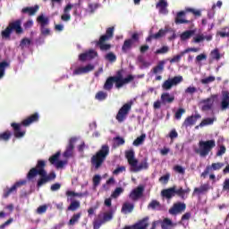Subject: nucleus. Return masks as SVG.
Here are the masks:
<instances>
[{"label":"nucleus","mask_w":229,"mask_h":229,"mask_svg":"<svg viewBox=\"0 0 229 229\" xmlns=\"http://www.w3.org/2000/svg\"><path fill=\"white\" fill-rule=\"evenodd\" d=\"M38 174L39 175L37 182L38 189H40V187H43L46 183H49V182H53V180H56V174L55 172H50L47 174L46 171V161L42 159L38 160L36 166L30 169L27 174V180L31 182L37 178Z\"/></svg>","instance_id":"obj_1"},{"label":"nucleus","mask_w":229,"mask_h":229,"mask_svg":"<svg viewBox=\"0 0 229 229\" xmlns=\"http://www.w3.org/2000/svg\"><path fill=\"white\" fill-rule=\"evenodd\" d=\"M125 158L130 165V171L131 173H139L140 171L149 168V164H148V158H145L139 165V159L135 158V151L131 148L125 151Z\"/></svg>","instance_id":"obj_2"},{"label":"nucleus","mask_w":229,"mask_h":229,"mask_svg":"<svg viewBox=\"0 0 229 229\" xmlns=\"http://www.w3.org/2000/svg\"><path fill=\"white\" fill-rule=\"evenodd\" d=\"M38 119H40V115H38V113H34L33 114L24 119L21 123H11V126L13 130L14 137L16 139H22V137L26 135V131H21V126H30V124H33V123H38Z\"/></svg>","instance_id":"obj_3"},{"label":"nucleus","mask_w":229,"mask_h":229,"mask_svg":"<svg viewBox=\"0 0 229 229\" xmlns=\"http://www.w3.org/2000/svg\"><path fill=\"white\" fill-rule=\"evenodd\" d=\"M108 155H110V147L108 145H102L101 148L91 157V166L95 171L103 167V164H105V160H106Z\"/></svg>","instance_id":"obj_4"},{"label":"nucleus","mask_w":229,"mask_h":229,"mask_svg":"<svg viewBox=\"0 0 229 229\" xmlns=\"http://www.w3.org/2000/svg\"><path fill=\"white\" fill-rule=\"evenodd\" d=\"M13 31L16 35H22L24 30L22 29V20H16L9 22L4 30H2L1 35L3 38H10Z\"/></svg>","instance_id":"obj_5"},{"label":"nucleus","mask_w":229,"mask_h":229,"mask_svg":"<svg viewBox=\"0 0 229 229\" xmlns=\"http://www.w3.org/2000/svg\"><path fill=\"white\" fill-rule=\"evenodd\" d=\"M190 192V188L183 190V188L181 187L176 190V186H173L171 188L163 190L161 191V196H163V198H166V199H171V198H174V196L177 194L179 198L187 199V196H189Z\"/></svg>","instance_id":"obj_6"},{"label":"nucleus","mask_w":229,"mask_h":229,"mask_svg":"<svg viewBox=\"0 0 229 229\" xmlns=\"http://www.w3.org/2000/svg\"><path fill=\"white\" fill-rule=\"evenodd\" d=\"M187 13H192L195 17H201V11L195 10L194 8L186 7L183 11L177 13L175 17V24H191L194 21V17L191 16L190 20H185L182 17H185Z\"/></svg>","instance_id":"obj_7"},{"label":"nucleus","mask_w":229,"mask_h":229,"mask_svg":"<svg viewBox=\"0 0 229 229\" xmlns=\"http://www.w3.org/2000/svg\"><path fill=\"white\" fill-rule=\"evenodd\" d=\"M114 38V27H109L106 30V34L102 35L99 40L97 42V46L100 48L101 51H108L112 48V45L106 44L105 42L110 40Z\"/></svg>","instance_id":"obj_8"},{"label":"nucleus","mask_w":229,"mask_h":229,"mask_svg":"<svg viewBox=\"0 0 229 229\" xmlns=\"http://www.w3.org/2000/svg\"><path fill=\"white\" fill-rule=\"evenodd\" d=\"M199 149L196 151V153H199L200 157H207L216 148V140H200L199 142Z\"/></svg>","instance_id":"obj_9"},{"label":"nucleus","mask_w":229,"mask_h":229,"mask_svg":"<svg viewBox=\"0 0 229 229\" xmlns=\"http://www.w3.org/2000/svg\"><path fill=\"white\" fill-rule=\"evenodd\" d=\"M133 106V101L125 103L118 111L115 119L118 123H124Z\"/></svg>","instance_id":"obj_10"},{"label":"nucleus","mask_w":229,"mask_h":229,"mask_svg":"<svg viewBox=\"0 0 229 229\" xmlns=\"http://www.w3.org/2000/svg\"><path fill=\"white\" fill-rule=\"evenodd\" d=\"M140 39V36L139 35V33L134 32L131 38L125 39L123 42V45L122 46V52L123 53H128V51H130V49H131V47H133L135 42H139V40Z\"/></svg>","instance_id":"obj_11"},{"label":"nucleus","mask_w":229,"mask_h":229,"mask_svg":"<svg viewBox=\"0 0 229 229\" xmlns=\"http://www.w3.org/2000/svg\"><path fill=\"white\" fill-rule=\"evenodd\" d=\"M182 81H183L182 76L181 75L174 76V78L165 81L162 84V89L163 90H171L173 87H176V85H180Z\"/></svg>","instance_id":"obj_12"},{"label":"nucleus","mask_w":229,"mask_h":229,"mask_svg":"<svg viewBox=\"0 0 229 229\" xmlns=\"http://www.w3.org/2000/svg\"><path fill=\"white\" fill-rule=\"evenodd\" d=\"M27 182L26 180H21L16 182L11 188H7L6 190H4V198H8L11 194L16 193L18 189H21L22 185H26Z\"/></svg>","instance_id":"obj_13"},{"label":"nucleus","mask_w":229,"mask_h":229,"mask_svg":"<svg viewBox=\"0 0 229 229\" xmlns=\"http://www.w3.org/2000/svg\"><path fill=\"white\" fill-rule=\"evenodd\" d=\"M225 167V163H212L211 165H208L204 172L201 174L202 178H207V175H208L212 171H219Z\"/></svg>","instance_id":"obj_14"},{"label":"nucleus","mask_w":229,"mask_h":229,"mask_svg":"<svg viewBox=\"0 0 229 229\" xmlns=\"http://www.w3.org/2000/svg\"><path fill=\"white\" fill-rule=\"evenodd\" d=\"M187 208V205L183 202H177L173 205V207L169 209V214L172 216H177V214H182V212H185Z\"/></svg>","instance_id":"obj_15"},{"label":"nucleus","mask_w":229,"mask_h":229,"mask_svg":"<svg viewBox=\"0 0 229 229\" xmlns=\"http://www.w3.org/2000/svg\"><path fill=\"white\" fill-rule=\"evenodd\" d=\"M135 78L133 77V75L130 74L128 75L126 78H121V77H114V83H115V87L116 89H121L123 88L124 85L133 81Z\"/></svg>","instance_id":"obj_16"},{"label":"nucleus","mask_w":229,"mask_h":229,"mask_svg":"<svg viewBox=\"0 0 229 229\" xmlns=\"http://www.w3.org/2000/svg\"><path fill=\"white\" fill-rule=\"evenodd\" d=\"M144 194V186H138L134 190L131 191L129 194L130 199L132 201H139L140 198H142V195Z\"/></svg>","instance_id":"obj_17"},{"label":"nucleus","mask_w":229,"mask_h":229,"mask_svg":"<svg viewBox=\"0 0 229 229\" xmlns=\"http://www.w3.org/2000/svg\"><path fill=\"white\" fill-rule=\"evenodd\" d=\"M229 108V91L223 90L222 91V98L220 102V110L221 112H225Z\"/></svg>","instance_id":"obj_18"},{"label":"nucleus","mask_w":229,"mask_h":229,"mask_svg":"<svg viewBox=\"0 0 229 229\" xmlns=\"http://www.w3.org/2000/svg\"><path fill=\"white\" fill-rule=\"evenodd\" d=\"M94 64H87L86 66L79 67L72 72L73 76H81V74H87L94 71Z\"/></svg>","instance_id":"obj_19"},{"label":"nucleus","mask_w":229,"mask_h":229,"mask_svg":"<svg viewBox=\"0 0 229 229\" xmlns=\"http://www.w3.org/2000/svg\"><path fill=\"white\" fill-rule=\"evenodd\" d=\"M198 119H201V114L198 113H196L195 115L188 116L184 120L182 126H184V128H189V126H194V124H196V123L198 122Z\"/></svg>","instance_id":"obj_20"},{"label":"nucleus","mask_w":229,"mask_h":229,"mask_svg":"<svg viewBox=\"0 0 229 229\" xmlns=\"http://www.w3.org/2000/svg\"><path fill=\"white\" fill-rule=\"evenodd\" d=\"M98 56V52L94 50H89L85 53L80 54L79 60L80 62H87V60H92Z\"/></svg>","instance_id":"obj_21"},{"label":"nucleus","mask_w":229,"mask_h":229,"mask_svg":"<svg viewBox=\"0 0 229 229\" xmlns=\"http://www.w3.org/2000/svg\"><path fill=\"white\" fill-rule=\"evenodd\" d=\"M74 142H76V139L71 138L68 146L66 147V149L63 154L64 158H70V157H72V153L74 151Z\"/></svg>","instance_id":"obj_22"},{"label":"nucleus","mask_w":229,"mask_h":229,"mask_svg":"<svg viewBox=\"0 0 229 229\" xmlns=\"http://www.w3.org/2000/svg\"><path fill=\"white\" fill-rule=\"evenodd\" d=\"M132 229H147L149 226V216H146L131 225Z\"/></svg>","instance_id":"obj_23"},{"label":"nucleus","mask_w":229,"mask_h":229,"mask_svg":"<svg viewBox=\"0 0 229 229\" xmlns=\"http://www.w3.org/2000/svg\"><path fill=\"white\" fill-rule=\"evenodd\" d=\"M167 6H169L167 0H159L158 3L156 4V8H157L159 10V13H162L163 15L168 13Z\"/></svg>","instance_id":"obj_24"},{"label":"nucleus","mask_w":229,"mask_h":229,"mask_svg":"<svg viewBox=\"0 0 229 229\" xmlns=\"http://www.w3.org/2000/svg\"><path fill=\"white\" fill-rule=\"evenodd\" d=\"M167 33V30L160 29L158 32L156 34H150L147 38L146 42H151V40H158V38H162Z\"/></svg>","instance_id":"obj_25"},{"label":"nucleus","mask_w":229,"mask_h":229,"mask_svg":"<svg viewBox=\"0 0 229 229\" xmlns=\"http://www.w3.org/2000/svg\"><path fill=\"white\" fill-rule=\"evenodd\" d=\"M161 103L162 105H171V103H174V95H171L169 92L161 94Z\"/></svg>","instance_id":"obj_26"},{"label":"nucleus","mask_w":229,"mask_h":229,"mask_svg":"<svg viewBox=\"0 0 229 229\" xmlns=\"http://www.w3.org/2000/svg\"><path fill=\"white\" fill-rule=\"evenodd\" d=\"M212 38V35L204 36L203 34H197L195 37H193L192 42L194 44H200V42H203L205 40H207V42H210Z\"/></svg>","instance_id":"obj_27"},{"label":"nucleus","mask_w":229,"mask_h":229,"mask_svg":"<svg viewBox=\"0 0 229 229\" xmlns=\"http://www.w3.org/2000/svg\"><path fill=\"white\" fill-rule=\"evenodd\" d=\"M165 67V61H159L157 64L152 68L151 72L156 76L157 74H162V72H164Z\"/></svg>","instance_id":"obj_28"},{"label":"nucleus","mask_w":229,"mask_h":229,"mask_svg":"<svg viewBox=\"0 0 229 229\" xmlns=\"http://www.w3.org/2000/svg\"><path fill=\"white\" fill-rule=\"evenodd\" d=\"M39 6L38 4L33 7H24L21 9V13H26L30 17H33L38 12Z\"/></svg>","instance_id":"obj_29"},{"label":"nucleus","mask_w":229,"mask_h":229,"mask_svg":"<svg viewBox=\"0 0 229 229\" xmlns=\"http://www.w3.org/2000/svg\"><path fill=\"white\" fill-rule=\"evenodd\" d=\"M202 112H208V110H212V106H214V100L212 98H208L204 100H202Z\"/></svg>","instance_id":"obj_30"},{"label":"nucleus","mask_w":229,"mask_h":229,"mask_svg":"<svg viewBox=\"0 0 229 229\" xmlns=\"http://www.w3.org/2000/svg\"><path fill=\"white\" fill-rule=\"evenodd\" d=\"M209 64H212L214 60L219 62L221 60V53L219 52V48H215L210 52Z\"/></svg>","instance_id":"obj_31"},{"label":"nucleus","mask_w":229,"mask_h":229,"mask_svg":"<svg viewBox=\"0 0 229 229\" xmlns=\"http://www.w3.org/2000/svg\"><path fill=\"white\" fill-rule=\"evenodd\" d=\"M135 208V205L130 202H124L122 207L123 214H131L133 209Z\"/></svg>","instance_id":"obj_32"},{"label":"nucleus","mask_w":229,"mask_h":229,"mask_svg":"<svg viewBox=\"0 0 229 229\" xmlns=\"http://www.w3.org/2000/svg\"><path fill=\"white\" fill-rule=\"evenodd\" d=\"M208 191H210V184L205 183L200 185L199 188H195L192 195L195 196V194H203V192H208Z\"/></svg>","instance_id":"obj_33"},{"label":"nucleus","mask_w":229,"mask_h":229,"mask_svg":"<svg viewBox=\"0 0 229 229\" xmlns=\"http://www.w3.org/2000/svg\"><path fill=\"white\" fill-rule=\"evenodd\" d=\"M160 224L162 229H172L174 226H176L170 218L163 219V221H160Z\"/></svg>","instance_id":"obj_34"},{"label":"nucleus","mask_w":229,"mask_h":229,"mask_svg":"<svg viewBox=\"0 0 229 229\" xmlns=\"http://www.w3.org/2000/svg\"><path fill=\"white\" fill-rule=\"evenodd\" d=\"M115 83L114 77L110 76L106 79L105 84H104V90L110 91L112 89H114V84Z\"/></svg>","instance_id":"obj_35"},{"label":"nucleus","mask_w":229,"mask_h":229,"mask_svg":"<svg viewBox=\"0 0 229 229\" xmlns=\"http://www.w3.org/2000/svg\"><path fill=\"white\" fill-rule=\"evenodd\" d=\"M148 210H160L162 208V204H160V202L157 199H153L149 202V204L148 205Z\"/></svg>","instance_id":"obj_36"},{"label":"nucleus","mask_w":229,"mask_h":229,"mask_svg":"<svg viewBox=\"0 0 229 229\" xmlns=\"http://www.w3.org/2000/svg\"><path fill=\"white\" fill-rule=\"evenodd\" d=\"M37 22H39L40 28H44L49 25V18L45 17L44 14L38 16Z\"/></svg>","instance_id":"obj_37"},{"label":"nucleus","mask_w":229,"mask_h":229,"mask_svg":"<svg viewBox=\"0 0 229 229\" xmlns=\"http://www.w3.org/2000/svg\"><path fill=\"white\" fill-rule=\"evenodd\" d=\"M194 33H196V30H186L181 34L180 38L182 41L189 40V38H191V37H192Z\"/></svg>","instance_id":"obj_38"},{"label":"nucleus","mask_w":229,"mask_h":229,"mask_svg":"<svg viewBox=\"0 0 229 229\" xmlns=\"http://www.w3.org/2000/svg\"><path fill=\"white\" fill-rule=\"evenodd\" d=\"M12 138V131H5L0 133V141L8 142Z\"/></svg>","instance_id":"obj_39"},{"label":"nucleus","mask_w":229,"mask_h":229,"mask_svg":"<svg viewBox=\"0 0 229 229\" xmlns=\"http://www.w3.org/2000/svg\"><path fill=\"white\" fill-rule=\"evenodd\" d=\"M81 217V213H76L74 214L72 218L69 220L68 225L70 226H74L76 223L80 221V218Z\"/></svg>","instance_id":"obj_40"},{"label":"nucleus","mask_w":229,"mask_h":229,"mask_svg":"<svg viewBox=\"0 0 229 229\" xmlns=\"http://www.w3.org/2000/svg\"><path fill=\"white\" fill-rule=\"evenodd\" d=\"M112 219H114V211H108L103 214V218L101 220L105 224L112 221Z\"/></svg>","instance_id":"obj_41"},{"label":"nucleus","mask_w":229,"mask_h":229,"mask_svg":"<svg viewBox=\"0 0 229 229\" xmlns=\"http://www.w3.org/2000/svg\"><path fill=\"white\" fill-rule=\"evenodd\" d=\"M80 207H81L80 201L72 200L70 204V207L67 208V210L71 212H76V210H78Z\"/></svg>","instance_id":"obj_42"},{"label":"nucleus","mask_w":229,"mask_h":229,"mask_svg":"<svg viewBox=\"0 0 229 229\" xmlns=\"http://www.w3.org/2000/svg\"><path fill=\"white\" fill-rule=\"evenodd\" d=\"M7 67H10V64L8 62L3 61L0 63V80L4 76Z\"/></svg>","instance_id":"obj_43"},{"label":"nucleus","mask_w":229,"mask_h":229,"mask_svg":"<svg viewBox=\"0 0 229 229\" xmlns=\"http://www.w3.org/2000/svg\"><path fill=\"white\" fill-rule=\"evenodd\" d=\"M31 46V39L28 38H23L20 42L21 49H26V47H30Z\"/></svg>","instance_id":"obj_44"},{"label":"nucleus","mask_w":229,"mask_h":229,"mask_svg":"<svg viewBox=\"0 0 229 229\" xmlns=\"http://www.w3.org/2000/svg\"><path fill=\"white\" fill-rule=\"evenodd\" d=\"M106 98H108V94H106L105 91H98L95 96V98L98 101H105Z\"/></svg>","instance_id":"obj_45"},{"label":"nucleus","mask_w":229,"mask_h":229,"mask_svg":"<svg viewBox=\"0 0 229 229\" xmlns=\"http://www.w3.org/2000/svg\"><path fill=\"white\" fill-rule=\"evenodd\" d=\"M144 140H146V134H141L140 137H138L133 141V146H140V144L144 143Z\"/></svg>","instance_id":"obj_46"},{"label":"nucleus","mask_w":229,"mask_h":229,"mask_svg":"<svg viewBox=\"0 0 229 229\" xmlns=\"http://www.w3.org/2000/svg\"><path fill=\"white\" fill-rule=\"evenodd\" d=\"M60 151H58L49 157L48 161L50 162V164H52V165H55L56 162L59 161L58 158H60Z\"/></svg>","instance_id":"obj_47"},{"label":"nucleus","mask_w":229,"mask_h":229,"mask_svg":"<svg viewBox=\"0 0 229 229\" xmlns=\"http://www.w3.org/2000/svg\"><path fill=\"white\" fill-rule=\"evenodd\" d=\"M123 192H124V189H123V187H117L115 188L114 192L111 194V196L114 199L119 198L121 194H123Z\"/></svg>","instance_id":"obj_48"},{"label":"nucleus","mask_w":229,"mask_h":229,"mask_svg":"<svg viewBox=\"0 0 229 229\" xmlns=\"http://www.w3.org/2000/svg\"><path fill=\"white\" fill-rule=\"evenodd\" d=\"M106 60H108V62H111V64H114V62L117 61V56L114 52H109L106 55Z\"/></svg>","instance_id":"obj_49"},{"label":"nucleus","mask_w":229,"mask_h":229,"mask_svg":"<svg viewBox=\"0 0 229 229\" xmlns=\"http://www.w3.org/2000/svg\"><path fill=\"white\" fill-rule=\"evenodd\" d=\"M210 124H214V119L213 118H206L201 121L199 123L200 128H203V126H208Z\"/></svg>","instance_id":"obj_50"},{"label":"nucleus","mask_w":229,"mask_h":229,"mask_svg":"<svg viewBox=\"0 0 229 229\" xmlns=\"http://www.w3.org/2000/svg\"><path fill=\"white\" fill-rule=\"evenodd\" d=\"M185 56V53H183V51H182L179 55H174L171 60H170V64H176L178 62H180V60H182V57Z\"/></svg>","instance_id":"obj_51"},{"label":"nucleus","mask_w":229,"mask_h":229,"mask_svg":"<svg viewBox=\"0 0 229 229\" xmlns=\"http://www.w3.org/2000/svg\"><path fill=\"white\" fill-rule=\"evenodd\" d=\"M166 53H169V47L167 46H163L161 48L156 50V55H166Z\"/></svg>","instance_id":"obj_52"},{"label":"nucleus","mask_w":229,"mask_h":229,"mask_svg":"<svg viewBox=\"0 0 229 229\" xmlns=\"http://www.w3.org/2000/svg\"><path fill=\"white\" fill-rule=\"evenodd\" d=\"M200 81L203 85H208V83H212L213 81H216V77L209 76L208 78L202 79Z\"/></svg>","instance_id":"obj_53"},{"label":"nucleus","mask_w":229,"mask_h":229,"mask_svg":"<svg viewBox=\"0 0 229 229\" xmlns=\"http://www.w3.org/2000/svg\"><path fill=\"white\" fill-rule=\"evenodd\" d=\"M103 225H105V223L102 219H95L93 222V229H99Z\"/></svg>","instance_id":"obj_54"},{"label":"nucleus","mask_w":229,"mask_h":229,"mask_svg":"<svg viewBox=\"0 0 229 229\" xmlns=\"http://www.w3.org/2000/svg\"><path fill=\"white\" fill-rule=\"evenodd\" d=\"M99 183H101V175L96 174L93 176V187L99 186Z\"/></svg>","instance_id":"obj_55"},{"label":"nucleus","mask_w":229,"mask_h":229,"mask_svg":"<svg viewBox=\"0 0 229 229\" xmlns=\"http://www.w3.org/2000/svg\"><path fill=\"white\" fill-rule=\"evenodd\" d=\"M224 31H218L217 35H219L222 38H229V28H224Z\"/></svg>","instance_id":"obj_56"},{"label":"nucleus","mask_w":229,"mask_h":229,"mask_svg":"<svg viewBox=\"0 0 229 229\" xmlns=\"http://www.w3.org/2000/svg\"><path fill=\"white\" fill-rule=\"evenodd\" d=\"M124 171H126V166H118L113 171V174L117 176V174H121V173H124Z\"/></svg>","instance_id":"obj_57"},{"label":"nucleus","mask_w":229,"mask_h":229,"mask_svg":"<svg viewBox=\"0 0 229 229\" xmlns=\"http://www.w3.org/2000/svg\"><path fill=\"white\" fill-rule=\"evenodd\" d=\"M183 114H185V109L179 108L174 114L175 119H178V120L182 119V115H183Z\"/></svg>","instance_id":"obj_58"},{"label":"nucleus","mask_w":229,"mask_h":229,"mask_svg":"<svg viewBox=\"0 0 229 229\" xmlns=\"http://www.w3.org/2000/svg\"><path fill=\"white\" fill-rule=\"evenodd\" d=\"M169 178H171V174H166L159 178V182H161V183H168Z\"/></svg>","instance_id":"obj_59"},{"label":"nucleus","mask_w":229,"mask_h":229,"mask_svg":"<svg viewBox=\"0 0 229 229\" xmlns=\"http://www.w3.org/2000/svg\"><path fill=\"white\" fill-rule=\"evenodd\" d=\"M174 171H175V173H179V174H185V168L180 165H175L174 167Z\"/></svg>","instance_id":"obj_60"},{"label":"nucleus","mask_w":229,"mask_h":229,"mask_svg":"<svg viewBox=\"0 0 229 229\" xmlns=\"http://www.w3.org/2000/svg\"><path fill=\"white\" fill-rule=\"evenodd\" d=\"M40 32H41V35H43L44 37H47L51 35V30L46 27H40Z\"/></svg>","instance_id":"obj_61"},{"label":"nucleus","mask_w":229,"mask_h":229,"mask_svg":"<svg viewBox=\"0 0 229 229\" xmlns=\"http://www.w3.org/2000/svg\"><path fill=\"white\" fill-rule=\"evenodd\" d=\"M185 94H196V92H198V89H196V87L193 86H190L188 87L185 90H184Z\"/></svg>","instance_id":"obj_62"},{"label":"nucleus","mask_w":229,"mask_h":229,"mask_svg":"<svg viewBox=\"0 0 229 229\" xmlns=\"http://www.w3.org/2000/svg\"><path fill=\"white\" fill-rule=\"evenodd\" d=\"M46 212H47V205H42L37 208L38 214H46Z\"/></svg>","instance_id":"obj_63"},{"label":"nucleus","mask_w":229,"mask_h":229,"mask_svg":"<svg viewBox=\"0 0 229 229\" xmlns=\"http://www.w3.org/2000/svg\"><path fill=\"white\" fill-rule=\"evenodd\" d=\"M223 191L229 192V178L225 179L223 182Z\"/></svg>","instance_id":"obj_64"}]
</instances>
